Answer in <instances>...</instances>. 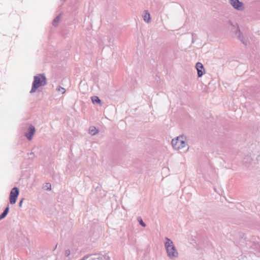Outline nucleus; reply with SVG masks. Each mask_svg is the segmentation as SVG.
Instances as JSON below:
<instances>
[{
	"label": "nucleus",
	"instance_id": "obj_1",
	"mask_svg": "<svg viewBox=\"0 0 260 260\" xmlns=\"http://www.w3.org/2000/svg\"><path fill=\"white\" fill-rule=\"evenodd\" d=\"M164 247L166 254L170 260H177L179 257V252L174 242L169 238L165 237Z\"/></svg>",
	"mask_w": 260,
	"mask_h": 260
},
{
	"label": "nucleus",
	"instance_id": "obj_2",
	"mask_svg": "<svg viewBox=\"0 0 260 260\" xmlns=\"http://www.w3.org/2000/svg\"><path fill=\"white\" fill-rule=\"evenodd\" d=\"M47 84L46 78L44 74H39L34 77V81L32 83L30 93H35L37 89L40 87L44 86Z\"/></svg>",
	"mask_w": 260,
	"mask_h": 260
},
{
	"label": "nucleus",
	"instance_id": "obj_3",
	"mask_svg": "<svg viewBox=\"0 0 260 260\" xmlns=\"http://www.w3.org/2000/svg\"><path fill=\"white\" fill-rule=\"evenodd\" d=\"M171 143L175 150L182 149L186 146V137L183 135L179 136L176 138L172 139Z\"/></svg>",
	"mask_w": 260,
	"mask_h": 260
},
{
	"label": "nucleus",
	"instance_id": "obj_4",
	"mask_svg": "<svg viewBox=\"0 0 260 260\" xmlns=\"http://www.w3.org/2000/svg\"><path fill=\"white\" fill-rule=\"evenodd\" d=\"M226 27L230 34L235 37L241 31L239 24L236 21L229 20Z\"/></svg>",
	"mask_w": 260,
	"mask_h": 260
},
{
	"label": "nucleus",
	"instance_id": "obj_5",
	"mask_svg": "<svg viewBox=\"0 0 260 260\" xmlns=\"http://www.w3.org/2000/svg\"><path fill=\"white\" fill-rule=\"evenodd\" d=\"M81 260H110V257L105 254H94L85 256Z\"/></svg>",
	"mask_w": 260,
	"mask_h": 260
},
{
	"label": "nucleus",
	"instance_id": "obj_6",
	"mask_svg": "<svg viewBox=\"0 0 260 260\" xmlns=\"http://www.w3.org/2000/svg\"><path fill=\"white\" fill-rule=\"evenodd\" d=\"M19 193V191L18 188L14 187L12 189L10 194V203L11 204H14L16 203Z\"/></svg>",
	"mask_w": 260,
	"mask_h": 260
},
{
	"label": "nucleus",
	"instance_id": "obj_7",
	"mask_svg": "<svg viewBox=\"0 0 260 260\" xmlns=\"http://www.w3.org/2000/svg\"><path fill=\"white\" fill-rule=\"evenodd\" d=\"M242 44L246 46L249 44L250 40L248 36L241 31L236 37Z\"/></svg>",
	"mask_w": 260,
	"mask_h": 260
},
{
	"label": "nucleus",
	"instance_id": "obj_8",
	"mask_svg": "<svg viewBox=\"0 0 260 260\" xmlns=\"http://www.w3.org/2000/svg\"><path fill=\"white\" fill-rule=\"evenodd\" d=\"M230 3L234 9L237 10L242 11L244 9L243 4L239 0H230Z\"/></svg>",
	"mask_w": 260,
	"mask_h": 260
},
{
	"label": "nucleus",
	"instance_id": "obj_9",
	"mask_svg": "<svg viewBox=\"0 0 260 260\" xmlns=\"http://www.w3.org/2000/svg\"><path fill=\"white\" fill-rule=\"evenodd\" d=\"M196 69L197 70L198 76L201 77L205 73V69L201 62H198L196 64Z\"/></svg>",
	"mask_w": 260,
	"mask_h": 260
},
{
	"label": "nucleus",
	"instance_id": "obj_10",
	"mask_svg": "<svg viewBox=\"0 0 260 260\" xmlns=\"http://www.w3.org/2000/svg\"><path fill=\"white\" fill-rule=\"evenodd\" d=\"M35 132V127L32 125H30L28 128V132L25 134V136L29 140H30L34 135Z\"/></svg>",
	"mask_w": 260,
	"mask_h": 260
},
{
	"label": "nucleus",
	"instance_id": "obj_11",
	"mask_svg": "<svg viewBox=\"0 0 260 260\" xmlns=\"http://www.w3.org/2000/svg\"><path fill=\"white\" fill-rule=\"evenodd\" d=\"M143 17L144 21L146 22V23H149L150 22V15L147 10L144 11Z\"/></svg>",
	"mask_w": 260,
	"mask_h": 260
},
{
	"label": "nucleus",
	"instance_id": "obj_12",
	"mask_svg": "<svg viewBox=\"0 0 260 260\" xmlns=\"http://www.w3.org/2000/svg\"><path fill=\"white\" fill-rule=\"evenodd\" d=\"M98 132V129H97L94 126H91L89 128V133L92 136L96 135Z\"/></svg>",
	"mask_w": 260,
	"mask_h": 260
},
{
	"label": "nucleus",
	"instance_id": "obj_13",
	"mask_svg": "<svg viewBox=\"0 0 260 260\" xmlns=\"http://www.w3.org/2000/svg\"><path fill=\"white\" fill-rule=\"evenodd\" d=\"M91 101L93 104H98L100 105H102L101 100L99 99V98L97 96H94L91 98Z\"/></svg>",
	"mask_w": 260,
	"mask_h": 260
},
{
	"label": "nucleus",
	"instance_id": "obj_14",
	"mask_svg": "<svg viewBox=\"0 0 260 260\" xmlns=\"http://www.w3.org/2000/svg\"><path fill=\"white\" fill-rule=\"evenodd\" d=\"M60 18H61L60 14L59 15L57 16V17H56L53 20V22H52L53 25H54V26H57L58 23L60 20Z\"/></svg>",
	"mask_w": 260,
	"mask_h": 260
},
{
	"label": "nucleus",
	"instance_id": "obj_15",
	"mask_svg": "<svg viewBox=\"0 0 260 260\" xmlns=\"http://www.w3.org/2000/svg\"><path fill=\"white\" fill-rule=\"evenodd\" d=\"M9 206H8L6 208L3 213L1 215H0V220H2L6 216L9 212Z\"/></svg>",
	"mask_w": 260,
	"mask_h": 260
},
{
	"label": "nucleus",
	"instance_id": "obj_16",
	"mask_svg": "<svg viewBox=\"0 0 260 260\" xmlns=\"http://www.w3.org/2000/svg\"><path fill=\"white\" fill-rule=\"evenodd\" d=\"M44 190L50 191L51 189V185L50 183H46L43 185Z\"/></svg>",
	"mask_w": 260,
	"mask_h": 260
},
{
	"label": "nucleus",
	"instance_id": "obj_17",
	"mask_svg": "<svg viewBox=\"0 0 260 260\" xmlns=\"http://www.w3.org/2000/svg\"><path fill=\"white\" fill-rule=\"evenodd\" d=\"M56 90L59 92H61L62 93H64L66 92L65 88L60 86L58 87Z\"/></svg>",
	"mask_w": 260,
	"mask_h": 260
},
{
	"label": "nucleus",
	"instance_id": "obj_18",
	"mask_svg": "<svg viewBox=\"0 0 260 260\" xmlns=\"http://www.w3.org/2000/svg\"><path fill=\"white\" fill-rule=\"evenodd\" d=\"M138 220V221H139V222L140 225H141L143 227H145L146 226V224L143 221L142 218H139Z\"/></svg>",
	"mask_w": 260,
	"mask_h": 260
},
{
	"label": "nucleus",
	"instance_id": "obj_19",
	"mask_svg": "<svg viewBox=\"0 0 260 260\" xmlns=\"http://www.w3.org/2000/svg\"><path fill=\"white\" fill-rule=\"evenodd\" d=\"M71 254L70 251L69 249L66 250L64 251V255L66 257H69Z\"/></svg>",
	"mask_w": 260,
	"mask_h": 260
},
{
	"label": "nucleus",
	"instance_id": "obj_20",
	"mask_svg": "<svg viewBox=\"0 0 260 260\" xmlns=\"http://www.w3.org/2000/svg\"><path fill=\"white\" fill-rule=\"evenodd\" d=\"M23 199H22V200L20 201V202H19V207H21V206H22V202H23Z\"/></svg>",
	"mask_w": 260,
	"mask_h": 260
}]
</instances>
